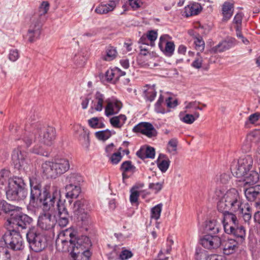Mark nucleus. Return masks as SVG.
I'll list each match as a JSON object with an SVG mask.
<instances>
[{
	"label": "nucleus",
	"mask_w": 260,
	"mask_h": 260,
	"mask_svg": "<svg viewBox=\"0 0 260 260\" xmlns=\"http://www.w3.org/2000/svg\"><path fill=\"white\" fill-rule=\"evenodd\" d=\"M215 194L219 200L217 209L223 215V228L226 233L232 234L238 223L236 216L230 211L241 215L245 222L251 219V207L249 204L243 202L237 189L232 188L224 192L220 189H217Z\"/></svg>",
	"instance_id": "1"
},
{
	"label": "nucleus",
	"mask_w": 260,
	"mask_h": 260,
	"mask_svg": "<svg viewBox=\"0 0 260 260\" xmlns=\"http://www.w3.org/2000/svg\"><path fill=\"white\" fill-rule=\"evenodd\" d=\"M44 198L43 201V209L44 210H52L54 204L57 202L58 225L60 227L66 226L69 223V215L64 205L65 200H61L60 190L58 186L46 185L43 188Z\"/></svg>",
	"instance_id": "2"
},
{
	"label": "nucleus",
	"mask_w": 260,
	"mask_h": 260,
	"mask_svg": "<svg viewBox=\"0 0 260 260\" xmlns=\"http://www.w3.org/2000/svg\"><path fill=\"white\" fill-rule=\"evenodd\" d=\"M253 163L250 155L240 157L237 162H233L231 167V172L237 178H240L244 185L256 183L259 179V175L255 171L251 170Z\"/></svg>",
	"instance_id": "3"
},
{
	"label": "nucleus",
	"mask_w": 260,
	"mask_h": 260,
	"mask_svg": "<svg viewBox=\"0 0 260 260\" xmlns=\"http://www.w3.org/2000/svg\"><path fill=\"white\" fill-rule=\"evenodd\" d=\"M7 183L8 186L5 189L7 198L9 200L19 201L26 198L27 191L25 188V183L21 177H10Z\"/></svg>",
	"instance_id": "4"
},
{
	"label": "nucleus",
	"mask_w": 260,
	"mask_h": 260,
	"mask_svg": "<svg viewBox=\"0 0 260 260\" xmlns=\"http://www.w3.org/2000/svg\"><path fill=\"white\" fill-rule=\"evenodd\" d=\"M69 169V161L66 158L56 159L54 161H46L41 166L43 173L50 178H56Z\"/></svg>",
	"instance_id": "5"
},
{
	"label": "nucleus",
	"mask_w": 260,
	"mask_h": 260,
	"mask_svg": "<svg viewBox=\"0 0 260 260\" xmlns=\"http://www.w3.org/2000/svg\"><path fill=\"white\" fill-rule=\"evenodd\" d=\"M0 243L14 251L21 250L24 247V241L21 235L15 229L6 232L1 238Z\"/></svg>",
	"instance_id": "6"
},
{
	"label": "nucleus",
	"mask_w": 260,
	"mask_h": 260,
	"mask_svg": "<svg viewBox=\"0 0 260 260\" xmlns=\"http://www.w3.org/2000/svg\"><path fill=\"white\" fill-rule=\"evenodd\" d=\"M26 239L30 248L35 252L41 251L47 246L46 237L35 227L29 229Z\"/></svg>",
	"instance_id": "7"
},
{
	"label": "nucleus",
	"mask_w": 260,
	"mask_h": 260,
	"mask_svg": "<svg viewBox=\"0 0 260 260\" xmlns=\"http://www.w3.org/2000/svg\"><path fill=\"white\" fill-rule=\"evenodd\" d=\"M90 209L91 207L88 201L84 199L76 201L73 207L74 215L85 224L89 223V212Z\"/></svg>",
	"instance_id": "8"
},
{
	"label": "nucleus",
	"mask_w": 260,
	"mask_h": 260,
	"mask_svg": "<svg viewBox=\"0 0 260 260\" xmlns=\"http://www.w3.org/2000/svg\"><path fill=\"white\" fill-rule=\"evenodd\" d=\"M15 211L11 213L10 218L7 219L9 225L13 229L20 227L22 229H26L28 225L31 224L33 219L26 214Z\"/></svg>",
	"instance_id": "9"
},
{
	"label": "nucleus",
	"mask_w": 260,
	"mask_h": 260,
	"mask_svg": "<svg viewBox=\"0 0 260 260\" xmlns=\"http://www.w3.org/2000/svg\"><path fill=\"white\" fill-rule=\"evenodd\" d=\"M12 160L15 168L18 170L27 169L30 162L27 152L21 150L19 146L13 150Z\"/></svg>",
	"instance_id": "10"
},
{
	"label": "nucleus",
	"mask_w": 260,
	"mask_h": 260,
	"mask_svg": "<svg viewBox=\"0 0 260 260\" xmlns=\"http://www.w3.org/2000/svg\"><path fill=\"white\" fill-rule=\"evenodd\" d=\"M38 141L41 144L46 146H51L56 137L55 129L52 126H48L42 129H37Z\"/></svg>",
	"instance_id": "11"
},
{
	"label": "nucleus",
	"mask_w": 260,
	"mask_h": 260,
	"mask_svg": "<svg viewBox=\"0 0 260 260\" xmlns=\"http://www.w3.org/2000/svg\"><path fill=\"white\" fill-rule=\"evenodd\" d=\"M40 214L38 220V226L43 230L50 231L55 226L56 220L50 213L51 210H44Z\"/></svg>",
	"instance_id": "12"
},
{
	"label": "nucleus",
	"mask_w": 260,
	"mask_h": 260,
	"mask_svg": "<svg viewBox=\"0 0 260 260\" xmlns=\"http://www.w3.org/2000/svg\"><path fill=\"white\" fill-rule=\"evenodd\" d=\"M132 131L135 133L143 134L149 138L154 137L157 134L153 125L148 122L139 123L133 127Z\"/></svg>",
	"instance_id": "13"
},
{
	"label": "nucleus",
	"mask_w": 260,
	"mask_h": 260,
	"mask_svg": "<svg viewBox=\"0 0 260 260\" xmlns=\"http://www.w3.org/2000/svg\"><path fill=\"white\" fill-rule=\"evenodd\" d=\"M171 37L167 34L161 36L159 39L158 47L163 53L168 57L171 56L174 52L175 45L170 41Z\"/></svg>",
	"instance_id": "14"
},
{
	"label": "nucleus",
	"mask_w": 260,
	"mask_h": 260,
	"mask_svg": "<svg viewBox=\"0 0 260 260\" xmlns=\"http://www.w3.org/2000/svg\"><path fill=\"white\" fill-rule=\"evenodd\" d=\"M200 244L208 249H216L221 245V239L217 236L205 235L200 238Z\"/></svg>",
	"instance_id": "15"
},
{
	"label": "nucleus",
	"mask_w": 260,
	"mask_h": 260,
	"mask_svg": "<svg viewBox=\"0 0 260 260\" xmlns=\"http://www.w3.org/2000/svg\"><path fill=\"white\" fill-rule=\"evenodd\" d=\"M105 101V114L107 117L117 114L122 107L121 102L115 99L108 98Z\"/></svg>",
	"instance_id": "16"
},
{
	"label": "nucleus",
	"mask_w": 260,
	"mask_h": 260,
	"mask_svg": "<svg viewBox=\"0 0 260 260\" xmlns=\"http://www.w3.org/2000/svg\"><path fill=\"white\" fill-rule=\"evenodd\" d=\"M49 9V3L47 1L43 2L39 6L38 11L34 14L30 20L43 24L46 20V14Z\"/></svg>",
	"instance_id": "17"
},
{
	"label": "nucleus",
	"mask_w": 260,
	"mask_h": 260,
	"mask_svg": "<svg viewBox=\"0 0 260 260\" xmlns=\"http://www.w3.org/2000/svg\"><path fill=\"white\" fill-rule=\"evenodd\" d=\"M30 25L28 30L27 37L28 41L32 43L39 39L41 34V29L42 24L39 22H34L30 20Z\"/></svg>",
	"instance_id": "18"
},
{
	"label": "nucleus",
	"mask_w": 260,
	"mask_h": 260,
	"mask_svg": "<svg viewBox=\"0 0 260 260\" xmlns=\"http://www.w3.org/2000/svg\"><path fill=\"white\" fill-rule=\"evenodd\" d=\"M30 186V202H34L38 199L41 195V185L40 181L35 177H29Z\"/></svg>",
	"instance_id": "19"
},
{
	"label": "nucleus",
	"mask_w": 260,
	"mask_h": 260,
	"mask_svg": "<svg viewBox=\"0 0 260 260\" xmlns=\"http://www.w3.org/2000/svg\"><path fill=\"white\" fill-rule=\"evenodd\" d=\"M106 100L104 94L100 91H96L91 101L90 109L98 112L102 111L104 107V104L106 103Z\"/></svg>",
	"instance_id": "20"
},
{
	"label": "nucleus",
	"mask_w": 260,
	"mask_h": 260,
	"mask_svg": "<svg viewBox=\"0 0 260 260\" xmlns=\"http://www.w3.org/2000/svg\"><path fill=\"white\" fill-rule=\"evenodd\" d=\"M75 243H76V251L89 250V248L91 246L89 238L85 236H81L78 237L76 231L75 235Z\"/></svg>",
	"instance_id": "21"
},
{
	"label": "nucleus",
	"mask_w": 260,
	"mask_h": 260,
	"mask_svg": "<svg viewBox=\"0 0 260 260\" xmlns=\"http://www.w3.org/2000/svg\"><path fill=\"white\" fill-rule=\"evenodd\" d=\"M224 254L230 255L234 253L238 248V242L232 239H221L220 246Z\"/></svg>",
	"instance_id": "22"
},
{
	"label": "nucleus",
	"mask_w": 260,
	"mask_h": 260,
	"mask_svg": "<svg viewBox=\"0 0 260 260\" xmlns=\"http://www.w3.org/2000/svg\"><path fill=\"white\" fill-rule=\"evenodd\" d=\"M245 196L248 201L254 202L260 198V185L244 188Z\"/></svg>",
	"instance_id": "23"
},
{
	"label": "nucleus",
	"mask_w": 260,
	"mask_h": 260,
	"mask_svg": "<svg viewBox=\"0 0 260 260\" xmlns=\"http://www.w3.org/2000/svg\"><path fill=\"white\" fill-rule=\"evenodd\" d=\"M108 3L106 4H101L97 7L95 12L99 14H107L110 11H112L116 7L119 0H107Z\"/></svg>",
	"instance_id": "24"
},
{
	"label": "nucleus",
	"mask_w": 260,
	"mask_h": 260,
	"mask_svg": "<svg viewBox=\"0 0 260 260\" xmlns=\"http://www.w3.org/2000/svg\"><path fill=\"white\" fill-rule=\"evenodd\" d=\"M125 75V72L122 71L118 68H115L113 69L107 70L105 77L108 81H111L115 83L119 80L121 76H124Z\"/></svg>",
	"instance_id": "25"
},
{
	"label": "nucleus",
	"mask_w": 260,
	"mask_h": 260,
	"mask_svg": "<svg viewBox=\"0 0 260 260\" xmlns=\"http://www.w3.org/2000/svg\"><path fill=\"white\" fill-rule=\"evenodd\" d=\"M76 234V231L72 229H68L66 230L64 233V235L66 236H69V240H67L68 242V247H69V251L71 255H75V251H76V243H75V235Z\"/></svg>",
	"instance_id": "26"
},
{
	"label": "nucleus",
	"mask_w": 260,
	"mask_h": 260,
	"mask_svg": "<svg viewBox=\"0 0 260 260\" xmlns=\"http://www.w3.org/2000/svg\"><path fill=\"white\" fill-rule=\"evenodd\" d=\"M37 136H38L37 130L35 131V133L25 132L18 141L20 143L23 142L24 146L28 148L31 145L35 140L38 141V137Z\"/></svg>",
	"instance_id": "27"
},
{
	"label": "nucleus",
	"mask_w": 260,
	"mask_h": 260,
	"mask_svg": "<svg viewBox=\"0 0 260 260\" xmlns=\"http://www.w3.org/2000/svg\"><path fill=\"white\" fill-rule=\"evenodd\" d=\"M65 190L66 191V197L67 199H76L81 192L80 185H72V184H66Z\"/></svg>",
	"instance_id": "28"
},
{
	"label": "nucleus",
	"mask_w": 260,
	"mask_h": 260,
	"mask_svg": "<svg viewBox=\"0 0 260 260\" xmlns=\"http://www.w3.org/2000/svg\"><path fill=\"white\" fill-rule=\"evenodd\" d=\"M234 10V4L230 2H225L222 6V21H227L232 17Z\"/></svg>",
	"instance_id": "29"
},
{
	"label": "nucleus",
	"mask_w": 260,
	"mask_h": 260,
	"mask_svg": "<svg viewBox=\"0 0 260 260\" xmlns=\"http://www.w3.org/2000/svg\"><path fill=\"white\" fill-rule=\"evenodd\" d=\"M202 10L201 5L194 3L190 4L184 8V14L186 17L199 14Z\"/></svg>",
	"instance_id": "30"
},
{
	"label": "nucleus",
	"mask_w": 260,
	"mask_h": 260,
	"mask_svg": "<svg viewBox=\"0 0 260 260\" xmlns=\"http://www.w3.org/2000/svg\"><path fill=\"white\" fill-rule=\"evenodd\" d=\"M21 208L9 204L5 200H0V216L3 214L14 213L20 211Z\"/></svg>",
	"instance_id": "31"
},
{
	"label": "nucleus",
	"mask_w": 260,
	"mask_h": 260,
	"mask_svg": "<svg viewBox=\"0 0 260 260\" xmlns=\"http://www.w3.org/2000/svg\"><path fill=\"white\" fill-rule=\"evenodd\" d=\"M79 132L80 135L78 139L80 144L85 149H88L90 145L88 131L83 128H80Z\"/></svg>",
	"instance_id": "32"
},
{
	"label": "nucleus",
	"mask_w": 260,
	"mask_h": 260,
	"mask_svg": "<svg viewBox=\"0 0 260 260\" xmlns=\"http://www.w3.org/2000/svg\"><path fill=\"white\" fill-rule=\"evenodd\" d=\"M82 177L78 173H71L66 176L65 182L67 184L74 185H80V183L83 182Z\"/></svg>",
	"instance_id": "33"
},
{
	"label": "nucleus",
	"mask_w": 260,
	"mask_h": 260,
	"mask_svg": "<svg viewBox=\"0 0 260 260\" xmlns=\"http://www.w3.org/2000/svg\"><path fill=\"white\" fill-rule=\"evenodd\" d=\"M120 170L122 171V177L124 178L125 173H134L136 171V168L132 165L131 161L126 160L121 164Z\"/></svg>",
	"instance_id": "34"
},
{
	"label": "nucleus",
	"mask_w": 260,
	"mask_h": 260,
	"mask_svg": "<svg viewBox=\"0 0 260 260\" xmlns=\"http://www.w3.org/2000/svg\"><path fill=\"white\" fill-rule=\"evenodd\" d=\"M126 117L124 115L120 114L117 116H114L110 118V122L115 128H121L124 124Z\"/></svg>",
	"instance_id": "35"
},
{
	"label": "nucleus",
	"mask_w": 260,
	"mask_h": 260,
	"mask_svg": "<svg viewBox=\"0 0 260 260\" xmlns=\"http://www.w3.org/2000/svg\"><path fill=\"white\" fill-rule=\"evenodd\" d=\"M257 132H253L249 133L246 137L245 140V144L243 146V149L245 151L250 150L252 142H255V137L257 135Z\"/></svg>",
	"instance_id": "36"
},
{
	"label": "nucleus",
	"mask_w": 260,
	"mask_h": 260,
	"mask_svg": "<svg viewBox=\"0 0 260 260\" xmlns=\"http://www.w3.org/2000/svg\"><path fill=\"white\" fill-rule=\"evenodd\" d=\"M75 254L71 255L74 260H89L91 253L89 250L76 251Z\"/></svg>",
	"instance_id": "37"
},
{
	"label": "nucleus",
	"mask_w": 260,
	"mask_h": 260,
	"mask_svg": "<svg viewBox=\"0 0 260 260\" xmlns=\"http://www.w3.org/2000/svg\"><path fill=\"white\" fill-rule=\"evenodd\" d=\"M10 172L7 170H2L0 171V190L2 189L8 183L10 178Z\"/></svg>",
	"instance_id": "38"
},
{
	"label": "nucleus",
	"mask_w": 260,
	"mask_h": 260,
	"mask_svg": "<svg viewBox=\"0 0 260 260\" xmlns=\"http://www.w3.org/2000/svg\"><path fill=\"white\" fill-rule=\"evenodd\" d=\"M106 55L104 57V59L106 61H110L114 59L117 56V51L116 48L113 46H109L106 50Z\"/></svg>",
	"instance_id": "39"
},
{
	"label": "nucleus",
	"mask_w": 260,
	"mask_h": 260,
	"mask_svg": "<svg viewBox=\"0 0 260 260\" xmlns=\"http://www.w3.org/2000/svg\"><path fill=\"white\" fill-rule=\"evenodd\" d=\"M200 116L198 112H195L193 114H186L183 117H180V120L187 124H192Z\"/></svg>",
	"instance_id": "40"
},
{
	"label": "nucleus",
	"mask_w": 260,
	"mask_h": 260,
	"mask_svg": "<svg viewBox=\"0 0 260 260\" xmlns=\"http://www.w3.org/2000/svg\"><path fill=\"white\" fill-rule=\"evenodd\" d=\"M162 204H158L151 209L150 217L155 220H158L160 216L162 210Z\"/></svg>",
	"instance_id": "41"
},
{
	"label": "nucleus",
	"mask_w": 260,
	"mask_h": 260,
	"mask_svg": "<svg viewBox=\"0 0 260 260\" xmlns=\"http://www.w3.org/2000/svg\"><path fill=\"white\" fill-rule=\"evenodd\" d=\"M112 134H115V132L113 131L112 133V132L107 129L104 131L96 132L95 135L99 140L105 141L108 139L112 136Z\"/></svg>",
	"instance_id": "42"
},
{
	"label": "nucleus",
	"mask_w": 260,
	"mask_h": 260,
	"mask_svg": "<svg viewBox=\"0 0 260 260\" xmlns=\"http://www.w3.org/2000/svg\"><path fill=\"white\" fill-rule=\"evenodd\" d=\"M206 230L213 234L218 233L219 232L218 225L215 220L209 221L206 224Z\"/></svg>",
	"instance_id": "43"
},
{
	"label": "nucleus",
	"mask_w": 260,
	"mask_h": 260,
	"mask_svg": "<svg viewBox=\"0 0 260 260\" xmlns=\"http://www.w3.org/2000/svg\"><path fill=\"white\" fill-rule=\"evenodd\" d=\"M164 98L162 95H160L155 105V110L157 113L164 114L169 111V110H165L162 104L164 105Z\"/></svg>",
	"instance_id": "44"
},
{
	"label": "nucleus",
	"mask_w": 260,
	"mask_h": 260,
	"mask_svg": "<svg viewBox=\"0 0 260 260\" xmlns=\"http://www.w3.org/2000/svg\"><path fill=\"white\" fill-rule=\"evenodd\" d=\"M234 232L232 234L234 235L237 238H241V240H243L245 237V230L243 226H238L237 225L234 228Z\"/></svg>",
	"instance_id": "45"
},
{
	"label": "nucleus",
	"mask_w": 260,
	"mask_h": 260,
	"mask_svg": "<svg viewBox=\"0 0 260 260\" xmlns=\"http://www.w3.org/2000/svg\"><path fill=\"white\" fill-rule=\"evenodd\" d=\"M144 94L146 100L152 102L156 96V92L154 88L150 87L144 91Z\"/></svg>",
	"instance_id": "46"
},
{
	"label": "nucleus",
	"mask_w": 260,
	"mask_h": 260,
	"mask_svg": "<svg viewBox=\"0 0 260 260\" xmlns=\"http://www.w3.org/2000/svg\"><path fill=\"white\" fill-rule=\"evenodd\" d=\"M170 164V160L169 159L162 160H157V167L161 172L165 173L168 169Z\"/></svg>",
	"instance_id": "47"
},
{
	"label": "nucleus",
	"mask_w": 260,
	"mask_h": 260,
	"mask_svg": "<svg viewBox=\"0 0 260 260\" xmlns=\"http://www.w3.org/2000/svg\"><path fill=\"white\" fill-rule=\"evenodd\" d=\"M194 45L197 50L202 52L205 49V42L201 37L195 38L194 40Z\"/></svg>",
	"instance_id": "48"
},
{
	"label": "nucleus",
	"mask_w": 260,
	"mask_h": 260,
	"mask_svg": "<svg viewBox=\"0 0 260 260\" xmlns=\"http://www.w3.org/2000/svg\"><path fill=\"white\" fill-rule=\"evenodd\" d=\"M136 187L132 188L130 190L131 194L129 196V201L133 205L138 203V200L140 196V192L139 191H136Z\"/></svg>",
	"instance_id": "49"
},
{
	"label": "nucleus",
	"mask_w": 260,
	"mask_h": 260,
	"mask_svg": "<svg viewBox=\"0 0 260 260\" xmlns=\"http://www.w3.org/2000/svg\"><path fill=\"white\" fill-rule=\"evenodd\" d=\"M108 157L111 164L113 165H117L121 160L122 156L120 152L119 151L113 153Z\"/></svg>",
	"instance_id": "50"
},
{
	"label": "nucleus",
	"mask_w": 260,
	"mask_h": 260,
	"mask_svg": "<svg viewBox=\"0 0 260 260\" xmlns=\"http://www.w3.org/2000/svg\"><path fill=\"white\" fill-rule=\"evenodd\" d=\"M73 60L77 66L82 67L84 64L86 58L82 54L78 53L74 56Z\"/></svg>",
	"instance_id": "51"
},
{
	"label": "nucleus",
	"mask_w": 260,
	"mask_h": 260,
	"mask_svg": "<svg viewBox=\"0 0 260 260\" xmlns=\"http://www.w3.org/2000/svg\"><path fill=\"white\" fill-rule=\"evenodd\" d=\"M148 40L150 41L151 46H153L154 41L156 40L157 37V32L156 30H149L145 34Z\"/></svg>",
	"instance_id": "52"
},
{
	"label": "nucleus",
	"mask_w": 260,
	"mask_h": 260,
	"mask_svg": "<svg viewBox=\"0 0 260 260\" xmlns=\"http://www.w3.org/2000/svg\"><path fill=\"white\" fill-rule=\"evenodd\" d=\"M31 152L34 153L47 156H49V153L47 151L44 150L42 146L36 145L31 150Z\"/></svg>",
	"instance_id": "53"
},
{
	"label": "nucleus",
	"mask_w": 260,
	"mask_h": 260,
	"mask_svg": "<svg viewBox=\"0 0 260 260\" xmlns=\"http://www.w3.org/2000/svg\"><path fill=\"white\" fill-rule=\"evenodd\" d=\"M59 240L56 241V245L59 250L62 252H67L69 251V247H68V242L67 239H61V243H59Z\"/></svg>",
	"instance_id": "54"
},
{
	"label": "nucleus",
	"mask_w": 260,
	"mask_h": 260,
	"mask_svg": "<svg viewBox=\"0 0 260 260\" xmlns=\"http://www.w3.org/2000/svg\"><path fill=\"white\" fill-rule=\"evenodd\" d=\"M0 260H11V256L6 247L0 246Z\"/></svg>",
	"instance_id": "55"
},
{
	"label": "nucleus",
	"mask_w": 260,
	"mask_h": 260,
	"mask_svg": "<svg viewBox=\"0 0 260 260\" xmlns=\"http://www.w3.org/2000/svg\"><path fill=\"white\" fill-rule=\"evenodd\" d=\"M164 182L151 183L149 184V188L153 190L155 193L160 191L163 187Z\"/></svg>",
	"instance_id": "56"
},
{
	"label": "nucleus",
	"mask_w": 260,
	"mask_h": 260,
	"mask_svg": "<svg viewBox=\"0 0 260 260\" xmlns=\"http://www.w3.org/2000/svg\"><path fill=\"white\" fill-rule=\"evenodd\" d=\"M177 141L176 139H172L168 142V150L169 152L174 153L177 150Z\"/></svg>",
	"instance_id": "57"
},
{
	"label": "nucleus",
	"mask_w": 260,
	"mask_h": 260,
	"mask_svg": "<svg viewBox=\"0 0 260 260\" xmlns=\"http://www.w3.org/2000/svg\"><path fill=\"white\" fill-rule=\"evenodd\" d=\"M227 43L226 42H222L218 44L217 45L215 46L213 48L215 52H223L227 49H228V47H227Z\"/></svg>",
	"instance_id": "58"
},
{
	"label": "nucleus",
	"mask_w": 260,
	"mask_h": 260,
	"mask_svg": "<svg viewBox=\"0 0 260 260\" xmlns=\"http://www.w3.org/2000/svg\"><path fill=\"white\" fill-rule=\"evenodd\" d=\"M19 57V54L17 50H11L9 54V59L12 61H16Z\"/></svg>",
	"instance_id": "59"
},
{
	"label": "nucleus",
	"mask_w": 260,
	"mask_h": 260,
	"mask_svg": "<svg viewBox=\"0 0 260 260\" xmlns=\"http://www.w3.org/2000/svg\"><path fill=\"white\" fill-rule=\"evenodd\" d=\"M133 255L131 251L126 249L123 250L119 255V258L121 260H125L132 257Z\"/></svg>",
	"instance_id": "60"
},
{
	"label": "nucleus",
	"mask_w": 260,
	"mask_h": 260,
	"mask_svg": "<svg viewBox=\"0 0 260 260\" xmlns=\"http://www.w3.org/2000/svg\"><path fill=\"white\" fill-rule=\"evenodd\" d=\"M102 118L93 117L88 120L89 125L92 128H98L100 120Z\"/></svg>",
	"instance_id": "61"
},
{
	"label": "nucleus",
	"mask_w": 260,
	"mask_h": 260,
	"mask_svg": "<svg viewBox=\"0 0 260 260\" xmlns=\"http://www.w3.org/2000/svg\"><path fill=\"white\" fill-rule=\"evenodd\" d=\"M145 151V155L146 158H154L155 157V151L153 147L148 146L147 147Z\"/></svg>",
	"instance_id": "62"
},
{
	"label": "nucleus",
	"mask_w": 260,
	"mask_h": 260,
	"mask_svg": "<svg viewBox=\"0 0 260 260\" xmlns=\"http://www.w3.org/2000/svg\"><path fill=\"white\" fill-rule=\"evenodd\" d=\"M217 181H219L220 183L222 184H226L227 183L230 179V176L229 174L226 173H223L220 175L217 178Z\"/></svg>",
	"instance_id": "63"
},
{
	"label": "nucleus",
	"mask_w": 260,
	"mask_h": 260,
	"mask_svg": "<svg viewBox=\"0 0 260 260\" xmlns=\"http://www.w3.org/2000/svg\"><path fill=\"white\" fill-rule=\"evenodd\" d=\"M260 119V113L256 112L248 117V121L250 123L254 124Z\"/></svg>",
	"instance_id": "64"
}]
</instances>
